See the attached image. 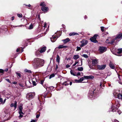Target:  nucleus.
<instances>
[{
	"mask_svg": "<svg viewBox=\"0 0 122 122\" xmlns=\"http://www.w3.org/2000/svg\"><path fill=\"white\" fill-rule=\"evenodd\" d=\"M48 92H47L46 93H45L44 94L45 95H41L39 96L38 97V99L40 102H42V101L43 103H44L45 102L44 98L46 97V96L48 94Z\"/></svg>",
	"mask_w": 122,
	"mask_h": 122,
	"instance_id": "obj_4",
	"label": "nucleus"
},
{
	"mask_svg": "<svg viewBox=\"0 0 122 122\" xmlns=\"http://www.w3.org/2000/svg\"><path fill=\"white\" fill-rule=\"evenodd\" d=\"M44 82V80H41V81H40L41 84L42 85H43V84Z\"/></svg>",
	"mask_w": 122,
	"mask_h": 122,
	"instance_id": "obj_48",
	"label": "nucleus"
},
{
	"mask_svg": "<svg viewBox=\"0 0 122 122\" xmlns=\"http://www.w3.org/2000/svg\"><path fill=\"white\" fill-rule=\"evenodd\" d=\"M25 71L26 72H29V73H31V71L30 70H28L27 69H25Z\"/></svg>",
	"mask_w": 122,
	"mask_h": 122,
	"instance_id": "obj_39",
	"label": "nucleus"
},
{
	"mask_svg": "<svg viewBox=\"0 0 122 122\" xmlns=\"http://www.w3.org/2000/svg\"><path fill=\"white\" fill-rule=\"evenodd\" d=\"M32 83L34 85L36 86V82L35 81H33L32 82Z\"/></svg>",
	"mask_w": 122,
	"mask_h": 122,
	"instance_id": "obj_53",
	"label": "nucleus"
},
{
	"mask_svg": "<svg viewBox=\"0 0 122 122\" xmlns=\"http://www.w3.org/2000/svg\"><path fill=\"white\" fill-rule=\"evenodd\" d=\"M46 5L45 4L44 2H42L40 5V6H42V7L45 6Z\"/></svg>",
	"mask_w": 122,
	"mask_h": 122,
	"instance_id": "obj_32",
	"label": "nucleus"
},
{
	"mask_svg": "<svg viewBox=\"0 0 122 122\" xmlns=\"http://www.w3.org/2000/svg\"><path fill=\"white\" fill-rule=\"evenodd\" d=\"M97 34H96L94 35V36L90 38V40L92 42L95 43H97L98 41L96 40V38L97 36Z\"/></svg>",
	"mask_w": 122,
	"mask_h": 122,
	"instance_id": "obj_7",
	"label": "nucleus"
},
{
	"mask_svg": "<svg viewBox=\"0 0 122 122\" xmlns=\"http://www.w3.org/2000/svg\"><path fill=\"white\" fill-rule=\"evenodd\" d=\"M4 72V71L2 69H0V73H2Z\"/></svg>",
	"mask_w": 122,
	"mask_h": 122,
	"instance_id": "obj_51",
	"label": "nucleus"
},
{
	"mask_svg": "<svg viewBox=\"0 0 122 122\" xmlns=\"http://www.w3.org/2000/svg\"><path fill=\"white\" fill-rule=\"evenodd\" d=\"M107 50L106 47L100 46L99 47V51L101 53H103L105 52Z\"/></svg>",
	"mask_w": 122,
	"mask_h": 122,
	"instance_id": "obj_11",
	"label": "nucleus"
},
{
	"mask_svg": "<svg viewBox=\"0 0 122 122\" xmlns=\"http://www.w3.org/2000/svg\"><path fill=\"white\" fill-rule=\"evenodd\" d=\"M23 25H18V26H13V27H16L17 26H19V27H21Z\"/></svg>",
	"mask_w": 122,
	"mask_h": 122,
	"instance_id": "obj_50",
	"label": "nucleus"
},
{
	"mask_svg": "<svg viewBox=\"0 0 122 122\" xmlns=\"http://www.w3.org/2000/svg\"><path fill=\"white\" fill-rule=\"evenodd\" d=\"M19 85L22 87H24V85L22 83H19Z\"/></svg>",
	"mask_w": 122,
	"mask_h": 122,
	"instance_id": "obj_43",
	"label": "nucleus"
},
{
	"mask_svg": "<svg viewBox=\"0 0 122 122\" xmlns=\"http://www.w3.org/2000/svg\"><path fill=\"white\" fill-rule=\"evenodd\" d=\"M25 5L26 6H28L29 7H30L31 6V5L30 4H29L28 5Z\"/></svg>",
	"mask_w": 122,
	"mask_h": 122,
	"instance_id": "obj_57",
	"label": "nucleus"
},
{
	"mask_svg": "<svg viewBox=\"0 0 122 122\" xmlns=\"http://www.w3.org/2000/svg\"><path fill=\"white\" fill-rule=\"evenodd\" d=\"M19 112L22 111L23 108L22 106H20L19 107Z\"/></svg>",
	"mask_w": 122,
	"mask_h": 122,
	"instance_id": "obj_35",
	"label": "nucleus"
},
{
	"mask_svg": "<svg viewBox=\"0 0 122 122\" xmlns=\"http://www.w3.org/2000/svg\"><path fill=\"white\" fill-rule=\"evenodd\" d=\"M82 56L86 58H87L88 57V56L86 54H83L82 55Z\"/></svg>",
	"mask_w": 122,
	"mask_h": 122,
	"instance_id": "obj_40",
	"label": "nucleus"
},
{
	"mask_svg": "<svg viewBox=\"0 0 122 122\" xmlns=\"http://www.w3.org/2000/svg\"><path fill=\"white\" fill-rule=\"evenodd\" d=\"M3 99H4L3 98L0 97V102H1L2 104H3L5 103L6 100L5 98L4 99V101H3Z\"/></svg>",
	"mask_w": 122,
	"mask_h": 122,
	"instance_id": "obj_18",
	"label": "nucleus"
},
{
	"mask_svg": "<svg viewBox=\"0 0 122 122\" xmlns=\"http://www.w3.org/2000/svg\"><path fill=\"white\" fill-rule=\"evenodd\" d=\"M56 69H57L58 68V67L57 65H56Z\"/></svg>",
	"mask_w": 122,
	"mask_h": 122,
	"instance_id": "obj_61",
	"label": "nucleus"
},
{
	"mask_svg": "<svg viewBox=\"0 0 122 122\" xmlns=\"http://www.w3.org/2000/svg\"><path fill=\"white\" fill-rule=\"evenodd\" d=\"M17 102L16 101H15V102L14 103V104L13 103H12L10 105V106L12 107H14L15 108L14 110L17 107Z\"/></svg>",
	"mask_w": 122,
	"mask_h": 122,
	"instance_id": "obj_15",
	"label": "nucleus"
},
{
	"mask_svg": "<svg viewBox=\"0 0 122 122\" xmlns=\"http://www.w3.org/2000/svg\"><path fill=\"white\" fill-rule=\"evenodd\" d=\"M19 113L20 114V115L19 116V117L20 119L23 117V116L24 114L22 111L19 112Z\"/></svg>",
	"mask_w": 122,
	"mask_h": 122,
	"instance_id": "obj_20",
	"label": "nucleus"
},
{
	"mask_svg": "<svg viewBox=\"0 0 122 122\" xmlns=\"http://www.w3.org/2000/svg\"><path fill=\"white\" fill-rule=\"evenodd\" d=\"M44 25L43 26V27L42 28V29H43V30L45 29V28L46 27V23H45L44 24Z\"/></svg>",
	"mask_w": 122,
	"mask_h": 122,
	"instance_id": "obj_36",
	"label": "nucleus"
},
{
	"mask_svg": "<svg viewBox=\"0 0 122 122\" xmlns=\"http://www.w3.org/2000/svg\"><path fill=\"white\" fill-rule=\"evenodd\" d=\"M16 73L17 75V77L18 78H19L21 77V74L20 72H16Z\"/></svg>",
	"mask_w": 122,
	"mask_h": 122,
	"instance_id": "obj_28",
	"label": "nucleus"
},
{
	"mask_svg": "<svg viewBox=\"0 0 122 122\" xmlns=\"http://www.w3.org/2000/svg\"><path fill=\"white\" fill-rule=\"evenodd\" d=\"M35 93L34 92H30L27 93L26 96V98L28 100L32 99L34 97Z\"/></svg>",
	"mask_w": 122,
	"mask_h": 122,
	"instance_id": "obj_5",
	"label": "nucleus"
},
{
	"mask_svg": "<svg viewBox=\"0 0 122 122\" xmlns=\"http://www.w3.org/2000/svg\"><path fill=\"white\" fill-rule=\"evenodd\" d=\"M37 121V120H32L31 121V122H36Z\"/></svg>",
	"mask_w": 122,
	"mask_h": 122,
	"instance_id": "obj_47",
	"label": "nucleus"
},
{
	"mask_svg": "<svg viewBox=\"0 0 122 122\" xmlns=\"http://www.w3.org/2000/svg\"><path fill=\"white\" fill-rule=\"evenodd\" d=\"M44 60L38 58H36L34 59V64L35 68L36 69L43 66L44 64Z\"/></svg>",
	"mask_w": 122,
	"mask_h": 122,
	"instance_id": "obj_2",
	"label": "nucleus"
},
{
	"mask_svg": "<svg viewBox=\"0 0 122 122\" xmlns=\"http://www.w3.org/2000/svg\"><path fill=\"white\" fill-rule=\"evenodd\" d=\"M98 62V60L97 59H93L92 60V64L93 65H95Z\"/></svg>",
	"mask_w": 122,
	"mask_h": 122,
	"instance_id": "obj_17",
	"label": "nucleus"
},
{
	"mask_svg": "<svg viewBox=\"0 0 122 122\" xmlns=\"http://www.w3.org/2000/svg\"><path fill=\"white\" fill-rule=\"evenodd\" d=\"M69 83L70 84V85H72V82H69Z\"/></svg>",
	"mask_w": 122,
	"mask_h": 122,
	"instance_id": "obj_60",
	"label": "nucleus"
},
{
	"mask_svg": "<svg viewBox=\"0 0 122 122\" xmlns=\"http://www.w3.org/2000/svg\"><path fill=\"white\" fill-rule=\"evenodd\" d=\"M40 51L39 50H37L35 52V54L36 56L39 55H40Z\"/></svg>",
	"mask_w": 122,
	"mask_h": 122,
	"instance_id": "obj_31",
	"label": "nucleus"
},
{
	"mask_svg": "<svg viewBox=\"0 0 122 122\" xmlns=\"http://www.w3.org/2000/svg\"><path fill=\"white\" fill-rule=\"evenodd\" d=\"M84 78L86 79H93L94 78V76L92 75L90 76H84Z\"/></svg>",
	"mask_w": 122,
	"mask_h": 122,
	"instance_id": "obj_16",
	"label": "nucleus"
},
{
	"mask_svg": "<svg viewBox=\"0 0 122 122\" xmlns=\"http://www.w3.org/2000/svg\"><path fill=\"white\" fill-rule=\"evenodd\" d=\"M70 73L71 75H73L74 76H76V73L74 71L72 70H71Z\"/></svg>",
	"mask_w": 122,
	"mask_h": 122,
	"instance_id": "obj_26",
	"label": "nucleus"
},
{
	"mask_svg": "<svg viewBox=\"0 0 122 122\" xmlns=\"http://www.w3.org/2000/svg\"><path fill=\"white\" fill-rule=\"evenodd\" d=\"M67 47V46H63V45H60L58 48L59 49H61L62 48H66Z\"/></svg>",
	"mask_w": 122,
	"mask_h": 122,
	"instance_id": "obj_23",
	"label": "nucleus"
},
{
	"mask_svg": "<svg viewBox=\"0 0 122 122\" xmlns=\"http://www.w3.org/2000/svg\"><path fill=\"white\" fill-rule=\"evenodd\" d=\"M77 70L80 71H82L83 70V68L82 67H78L77 68Z\"/></svg>",
	"mask_w": 122,
	"mask_h": 122,
	"instance_id": "obj_33",
	"label": "nucleus"
},
{
	"mask_svg": "<svg viewBox=\"0 0 122 122\" xmlns=\"http://www.w3.org/2000/svg\"><path fill=\"white\" fill-rule=\"evenodd\" d=\"M106 66V65H98L97 67L98 69L99 70H102L104 69Z\"/></svg>",
	"mask_w": 122,
	"mask_h": 122,
	"instance_id": "obj_12",
	"label": "nucleus"
},
{
	"mask_svg": "<svg viewBox=\"0 0 122 122\" xmlns=\"http://www.w3.org/2000/svg\"><path fill=\"white\" fill-rule=\"evenodd\" d=\"M117 55V56H122V48L118 49Z\"/></svg>",
	"mask_w": 122,
	"mask_h": 122,
	"instance_id": "obj_13",
	"label": "nucleus"
},
{
	"mask_svg": "<svg viewBox=\"0 0 122 122\" xmlns=\"http://www.w3.org/2000/svg\"><path fill=\"white\" fill-rule=\"evenodd\" d=\"M81 74L80 72H78L77 74L76 73V76H80V75Z\"/></svg>",
	"mask_w": 122,
	"mask_h": 122,
	"instance_id": "obj_54",
	"label": "nucleus"
},
{
	"mask_svg": "<svg viewBox=\"0 0 122 122\" xmlns=\"http://www.w3.org/2000/svg\"><path fill=\"white\" fill-rule=\"evenodd\" d=\"M81 48L77 46V48L76 50V51H79L81 49Z\"/></svg>",
	"mask_w": 122,
	"mask_h": 122,
	"instance_id": "obj_41",
	"label": "nucleus"
},
{
	"mask_svg": "<svg viewBox=\"0 0 122 122\" xmlns=\"http://www.w3.org/2000/svg\"><path fill=\"white\" fill-rule=\"evenodd\" d=\"M81 64H80L78 65L77 66H81L82 65V59L81 61Z\"/></svg>",
	"mask_w": 122,
	"mask_h": 122,
	"instance_id": "obj_52",
	"label": "nucleus"
},
{
	"mask_svg": "<svg viewBox=\"0 0 122 122\" xmlns=\"http://www.w3.org/2000/svg\"><path fill=\"white\" fill-rule=\"evenodd\" d=\"M66 66V68H68L70 67V65L68 64H67Z\"/></svg>",
	"mask_w": 122,
	"mask_h": 122,
	"instance_id": "obj_49",
	"label": "nucleus"
},
{
	"mask_svg": "<svg viewBox=\"0 0 122 122\" xmlns=\"http://www.w3.org/2000/svg\"><path fill=\"white\" fill-rule=\"evenodd\" d=\"M118 112V114H120V113H121V112H119H119Z\"/></svg>",
	"mask_w": 122,
	"mask_h": 122,
	"instance_id": "obj_64",
	"label": "nucleus"
},
{
	"mask_svg": "<svg viewBox=\"0 0 122 122\" xmlns=\"http://www.w3.org/2000/svg\"><path fill=\"white\" fill-rule=\"evenodd\" d=\"M122 38V32L117 35L116 36H114L112 38H108L106 40V42L107 43L112 44L114 43H116L118 42L120 39Z\"/></svg>",
	"mask_w": 122,
	"mask_h": 122,
	"instance_id": "obj_1",
	"label": "nucleus"
},
{
	"mask_svg": "<svg viewBox=\"0 0 122 122\" xmlns=\"http://www.w3.org/2000/svg\"><path fill=\"white\" fill-rule=\"evenodd\" d=\"M55 76V74H52L49 77V79H51V78L54 77Z\"/></svg>",
	"mask_w": 122,
	"mask_h": 122,
	"instance_id": "obj_34",
	"label": "nucleus"
},
{
	"mask_svg": "<svg viewBox=\"0 0 122 122\" xmlns=\"http://www.w3.org/2000/svg\"><path fill=\"white\" fill-rule=\"evenodd\" d=\"M104 27H101V31H102L103 32L104 31Z\"/></svg>",
	"mask_w": 122,
	"mask_h": 122,
	"instance_id": "obj_46",
	"label": "nucleus"
},
{
	"mask_svg": "<svg viewBox=\"0 0 122 122\" xmlns=\"http://www.w3.org/2000/svg\"><path fill=\"white\" fill-rule=\"evenodd\" d=\"M120 106V105H117L116 104L115 106H112L111 107L112 111L113 112L116 111L117 110L118 108Z\"/></svg>",
	"mask_w": 122,
	"mask_h": 122,
	"instance_id": "obj_8",
	"label": "nucleus"
},
{
	"mask_svg": "<svg viewBox=\"0 0 122 122\" xmlns=\"http://www.w3.org/2000/svg\"><path fill=\"white\" fill-rule=\"evenodd\" d=\"M95 89H91L89 91L88 93V97L91 98L92 99L94 97V94L95 93L94 92Z\"/></svg>",
	"mask_w": 122,
	"mask_h": 122,
	"instance_id": "obj_6",
	"label": "nucleus"
},
{
	"mask_svg": "<svg viewBox=\"0 0 122 122\" xmlns=\"http://www.w3.org/2000/svg\"><path fill=\"white\" fill-rule=\"evenodd\" d=\"M42 109V108L41 107H40V109L39 110V111H38L39 112V111H41Z\"/></svg>",
	"mask_w": 122,
	"mask_h": 122,
	"instance_id": "obj_59",
	"label": "nucleus"
},
{
	"mask_svg": "<svg viewBox=\"0 0 122 122\" xmlns=\"http://www.w3.org/2000/svg\"><path fill=\"white\" fill-rule=\"evenodd\" d=\"M109 65L111 69L115 70L116 64L114 63L113 62L110 61L109 63Z\"/></svg>",
	"mask_w": 122,
	"mask_h": 122,
	"instance_id": "obj_9",
	"label": "nucleus"
},
{
	"mask_svg": "<svg viewBox=\"0 0 122 122\" xmlns=\"http://www.w3.org/2000/svg\"><path fill=\"white\" fill-rule=\"evenodd\" d=\"M120 91L116 90L113 92V95L116 98H118L119 99H122V93L120 92Z\"/></svg>",
	"mask_w": 122,
	"mask_h": 122,
	"instance_id": "obj_3",
	"label": "nucleus"
},
{
	"mask_svg": "<svg viewBox=\"0 0 122 122\" xmlns=\"http://www.w3.org/2000/svg\"><path fill=\"white\" fill-rule=\"evenodd\" d=\"M78 63V61H75V63L73 65H72V66H76V65Z\"/></svg>",
	"mask_w": 122,
	"mask_h": 122,
	"instance_id": "obj_45",
	"label": "nucleus"
},
{
	"mask_svg": "<svg viewBox=\"0 0 122 122\" xmlns=\"http://www.w3.org/2000/svg\"><path fill=\"white\" fill-rule=\"evenodd\" d=\"M17 16L18 17L20 18H22V14H17Z\"/></svg>",
	"mask_w": 122,
	"mask_h": 122,
	"instance_id": "obj_37",
	"label": "nucleus"
},
{
	"mask_svg": "<svg viewBox=\"0 0 122 122\" xmlns=\"http://www.w3.org/2000/svg\"><path fill=\"white\" fill-rule=\"evenodd\" d=\"M46 47H44L41 48V49L40 51V53H42L45 51L46 50Z\"/></svg>",
	"mask_w": 122,
	"mask_h": 122,
	"instance_id": "obj_22",
	"label": "nucleus"
},
{
	"mask_svg": "<svg viewBox=\"0 0 122 122\" xmlns=\"http://www.w3.org/2000/svg\"><path fill=\"white\" fill-rule=\"evenodd\" d=\"M20 48H18L17 49L16 51L17 52H19L20 51Z\"/></svg>",
	"mask_w": 122,
	"mask_h": 122,
	"instance_id": "obj_55",
	"label": "nucleus"
},
{
	"mask_svg": "<svg viewBox=\"0 0 122 122\" xmlns=\"http://www.w3.org/2000/svg\"><path fill=\"white\" fill-rule=\"evenodd\" d=\"M60 57L59 56L57 55L56 58V61L58 62V65L59 64V63L60 61Z\"/></svg>",
	"mask_w": 122,
	"mask_h": 122,
	"instance_id": "obj_25",
	"label": "nucleus"
},
{
	"mask_svg": "<svg viewBox=\"0 0 122 122\" xmlns=\"http://www.w3.org/2000/svg\"><path fill=\"white\" fill-rule=\"evenodd\" d=\"M70 41V39L68 38H67L63 40H62L63 42L64 43H67L69 41Z\"/></svg>",
	"mask_w": 122,
	"mask_h": 122,
	"instance_id": "obj_21",
	"label": "nucleus"
},
{
	"mask_svg": "<svg viewBox=\"0 0 122 122\" xmlns=\"http://www.w3.org/2000/svg\"><path fill=\"white\" fill-rule=\"evenodd\" d=\"M69 81H66L63 83V85L65 86H67L69 84Z\"/></svg>",
	"mask_w": 122,
	"mask_h": 122,
	"instance_id": "obj_30",
	"label": "nucleus"
},
{
	"mask_svg": "<svg viewBox=\"0 0 122 122\" xmlns=\"http://www.w3.org/2000/svg\"><path fill=\"white\" fill-rule=\"evenodd\" d=\"M41 10L43 12H46L49 10V9L47 7L44 6L41 8Z\"/></svg>",
	"mask_w": 122,
	"mask_h": 122,
	"instance_id": "obj_14",
	"label": "nucleus"
},
{
	"mask_svg": "<svg viewBox=\"0 0 122 122\" xmlns=\"http://www.w3.org/2000/svg\"><path fill=\"white\" fill-rule=\"evenodd\" d=\"M57 38L56 37L52 36V37L51 38V41L52 42H54L57 39Z\"/></svg>",
	"mask_w": 122,
	"mask_h": 122,
	"instance_id": "obj_19",
	"label": "nucleus"
},
{
	"mask_svg": "<svg viewBox=\"0 0 122 122\" xmlns=\"http://www.w3.org/2000/svg\"><path fill=\"white\" fill-rule=\"evenodd\" d=\"M87 17L86 15H85V19H86L87 18Z\"/></svg>",
	"mask_w": 122,
	"mask_h": 122,
	"instance_id": "obj_63",
	"label": "nucleus"
},
{
	"mask_svg": "<svg viewBox=\"0 0 122 122\" xmlns=\"http://www.w3.org/2000/svg\"><path fill=\"white\" fill-rule=\"evenodd\" d=\"M5 80H6V81L8 82L9 83H11V82L10 81V80L8 79H5Z\"/></svg>",
	"mask_w": 122,
	"mask_h": 122,
	"instance_id": "obj_44",
	"label": "nucleus"
},
{
	"mask_svg": "<svg viewBox=\"0 0 122 122\" xmlns=\"http://www.w3.org/2000/svg\"><path fill=\"white\" fill-rule=\"evenodd\" d=\"M102 84L101 83L100 84V87H102Z\"/></svg>",
	"mask_w": 122,
	"mask_h": 122,
	"instance_id": "obj_62",
	"label": "nucleus"
},
{
	"mask_svg": "<svg viewBox=\"0 0 122 122\" xmlns=\"http://www.w3.org/2000/svg\"><path fill=\"white\" fill-rule=\"evenodd\" d=\"M37 112L39 113V114H37L36 115V118H38L39 117V116H40V112L39 111H38Z\"/></svg>",
	"mask_w": 122,
	"mask_h": 122,
	"instance_id": "obj_38",
	"label": "nucleus"
},
{
	"mask_svg": "<svg viewBox=\"0 0 122 122\" xmlns=\"http://www.w3.org/2000/svg\"><path fill=\"white\" fill-rule=\"evenodd\" d=\"M78 34L77 33H71L69 34V35L70 36H71L72 35H78Z\"/></svg>",
	"mask_w": 122,
	"mask_h": 122,
	"instance_id": "obj_29",
	"label": "nucleus"
},
{
	"mask_svg": "<svg viewBox=\"0 0 122 122\" xmlns=\"http://www.w3.org/2000/svg\"><path fill=\"white\" fill-rule=\"evenodd\" d=\"M33 28V25L32 24L30 25L29 26V29H31Z\"/></svg>",
	"mask_w": 122,
	"mask_h": 122,
	"instance_id": "obj_42",
	"label": "nucleus"
},
{
	"mask_svg": "<svg viewBox=\"0 0 122 122\" xmlns=\"http://www.w3.org/2000/svg\"><path fill=\"white\" fill-rule=\"evenodd\" d=\"M84 77H82L80 78V79L79 80H75V81H76L77 82L80 83L83 81V80L84 79Z\"/></svg>",
	"mask_w": 122,
	"mask_h": 122,
	"instance_id": "obj_24",
	"label": "nucleus"
},
{
	"mask_svg": "<svg viewBox=\"0 0 122 122\" xmlns=\"http://www.w3.org/2000/svg\"><path fill=\"white\" fill-rule=\"evenodd\" d=\"M14 16L12 17L11 18V20H13L14 19Z\"/></svg>",
	"mask_w": 122,
	"mask_h": 122,
	"instance_id": "obj_58",
	"label": "nucleus"
},
{
	"mask_svg": "<svg viewBox=\"0 0 122 122\" xmlns=\"http://www.w3.org/2000/svg\"><path fill=\"white\" fill-rule=\"evenodd\" d=\"M79 58V56L77 55H74L73 57V58L75 60H76Z\"/></svg>",
	"mask_w": 122,
	"mask_h": 122,
	"instance_id": "obj_27",
	"label": "nucleus"
},
{
	"mask_svg": "<svg viewBox=\"0 0 122 122\" xmlns=\"http://www.w3.org/2000/svg\"><path fill=\"white\" fill-rule=\"evenodd\" d=\"M17 82L16 81H14L12 82V83L13 84H16L17 83Z\"/></svg>",
	"mask_w": 122,
	"mask_h": 122,
	"instance_id": "obj_56",
	"label": "nucleus"
},
{
	"mask_svg": "<svg viewBox=\"0 0 122 122\" xmlns=\"http://www.w3.org/2000/svg\"><path fill=\"white\" fill-rule=\"evenodd\" d=\"M80 42L81 43V44L80 45V46L81 47H82L83 46H85L88 43V41L87 40H83L80 41Z\"/></svg>",
	"mask_w": 122,
	"mask_h": 122,
	"instance_id": "obj_10",
	"label": "nucleus"
}]
</instances>
